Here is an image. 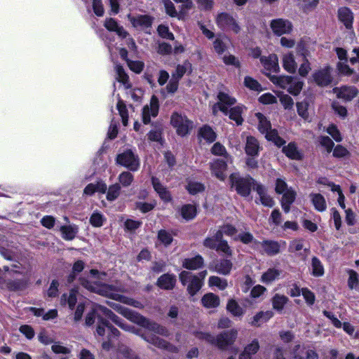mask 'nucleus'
Segmentation results:
<instances>
[{
    "mask_svg": "<svg viewBox=\"0 0 359 359\" xmlns=\"http://www.w3.org/2000/svg\"><path fill=\"white\" fill-rule=\"evenodd\" d=\"M109 305L123 317L142 327L164 337H168L170 334L168 330L165 327L155 321L151 320L136 311L125 307L117 303L110 302Z\"/></svg>",
    "mask_w": 359,
    "mask_h": 359,
    "instance_id": "1",
    "label": "nucleus"
},
{
    "mask_svg": "<svg viewBox=\"0 0 359 359\" xmlns=\"http://www.w3.org/2000/svg\"><path fill=\"white\" fill-rule=\"evenodd\" d=\"M230 188L234 190L238 195L247 198L249 196L257 184H259L251 175L242 176L239 172H232L229 177Z\"/></svg>",
    "mask_w": 359,
    "mask_h": 359,
    "instance_id": "2",
    "label": "nucleus"
},
{
    "mask_svg": "<svg viewBox=\"0 0 359 359\" xmlns=\"http://www.w3.org/2000/svg\"><path fill=\"white\" fill-rule=\"evenodd\" d=\"M170 125L175 128L177 135L184 137L194 128V122L186 115L174 111L170 116Z\"/></svg>",
    "mask_w": 359,
    "mask_h": 359,
    "instance_id": "3",
    "label": "nucleus"
},
{
    "mask_svg": "<svg viewBox=\"0 0 359 359\" xmlns=\"http://www.w3.org/2000/svg\"><path fill=\"white\" fill-rule=\"evenodd\" d=\"M116 163L133 172L137 171L140 168L139 157L130 149L117 154Z\"/></svg>",
    "mask_w": 359,
    "mask_h": 359,
    "instance_id": "4",
    "label": "nucleus"
},
{
    "mask_svg": "<svg viewBox=\"0 0 359 359\" xmlns=\"http://www.w3.org/2000/svg\"><path fill=\"white\" fill-rule=\"evenodd\" d=\"M101 308H104V306L97 305L88 312L85 323L87 326H91L97 320L96 334L100 337H104V327L106 326V324L104 316L100 313Z\"/></svg>",
    "mask_w": 359,
    "mask_h": 359,
    "instance_id": "5",
    "label": "nucleus"
},
{
    "mask_svg": "<svg viewBox=\"0 0 359 359\" xmlns=\"http://www.w3.org/2000/svg\"><path fill=\"white\" fill-rule=\"evenodd\" d=\"M215 22L222 31H232L234 34L241 32V27L236 20L229 13L222 12L217 14Z\"/></svg>",
    "mask_w": 359,
    "mask_h": 359,
    "instance_id": "6",
    "label": "nucleus"
},
{
    "mask_svg": "<svg viewBox=\"0 0 359 359\" xmlns=\"http://www.w3.org/2000/svg\"><path fill=\"white\" fill-rule=\"evenodd\" d=\"M217 97L218 102L212 107V114L216 115L217 112V108H218L224 115H227L228 107L233 106L236 103V99L230 96L228 93L222 91L218 93Z\"/></svg>",
    "mask_w": 359,
    "mask_h": 359,
    "instance_id": "7",
    "label": "nucleus"
},
{
    "mask_svg": "<svg viewBox=\"0 0 359 359\" xmlns=\"http://www.w3.org/2000/svg\"><path fill=\"white\" fill-rule=\"evenodd\" d=\"M270 27L274 35L281 36L290 34L292 32L293 25L289 20L276 18L271 20Z\"/></svg>",
    "mask_w": 359,
    "mask_h": 359,
    "instance_id": "8",
    "label": "nucleus"
},
{
    "mask_svg": "<svg viewBox=\"0 0 359 359\" xmlns=\"http://www.w3.org/2000/svg\"><path fill=\"white\" fill-rule=\"evenodd\" d=\"M142 338L149 344L155 346L156 347L165 350L168 352L177 353L179 352V348L176 346L173 345L170 342L160 338L159 337L151 334L147 335H142Z\"/></svg>",
    "mask_w": 359,
    "mask_h": 359,
    "instance_id": "9",
    "label": "nucleus"
},
{
    "mask_svg": "<svg viewBox=\"0 0 359 359\" xmlns=\"http://www.w3.org/2000/svg\"><path fill=\"white\" fill-rule=\"evenodd\" d=\"M15 275L10 278H6L3 284L9 292H20L26 290L29 285V278H17Z\"/></svg>",
    "mask_w": 359,
    "mask_h": 359,
    "instance_id": "10",
    "label": "nucleus"
},
{
    "mask_svg": "<svg viewBox=\"0 0 359 359\" xmlns=\"http://www.w3.org/2000/svg\"><path fill=\"white\" fill-rule=\"evenodd\" d=\"M238 337V330L236 329H231L222 332L217 334V348L219 350H226L228 346H231L236 341Z\"/></svg>",
    "mask_w": 359,
    "mask_h": 359,
    "instance_id": "11",
    "label": "nucleus"
},
{
    "mask_svg": "<svg viewBox=\"0 0 359 359\" xmlns=\"http://www.w3.org/2000/svg\"><path fill=\"white\" fill-rule=\"evenodd\" d=\"M312 78L317 86L320 87L328 86L332 82L330 67L326 66L323 69L315 71L312 74Z\"/></svg>",
    "mask_w": 359,
    "mask_h": 359,
    "instance_id": "12",
    "label": "nucleus"
},
{
    "mask_svg": "<svg viewBox=\"0 0 359 359\" xmlns=\"http://www.w3.org/2000/svg\"><path fill=\"white\" fill-rule=\"evenodd\" d=\"M177 283V277L174 273H165L160 276L156 282V285L163 290H172Z\"/></svg>",
    "mask_w": 359,
    "mask_h": 359,
    "instance_id": "13",
    "label": "nucleus"
},
{
    "mask_svg": "<svg viewBox=\"0 0 359 359\" xmlns=\"http://www.w3.org/2000/svg\"><path fill=\"white\" fill-rule=\"evenodd\" d=\"M334 92L337 93V97L346 102L351 101L358 95V90L355 86H343L340 88H334Z\"/></svg>",
    "mask_w": 359,
    "mask_h": 359,
    "instance_id": "14",
    "label": "nucleus"
},
{
    "mask_svg": "<svg viewBox=\"0 0 359 359\" xmlns=\"http://www.w3.org/2000/svg\"><path fill=\"white\" fill-rule=\"evenodd\" d=\"M337 18L347 29H353L354 15L351 8L347 6L339 8L337 11Z\"/></svg>",
    "mask_w": 359,
    "mask_h": 359,
    "instance_id": "15",
    "label": "nucleus"
},
{
    "mask_svg": "<svg viewBox=\"0 0 359 359\" xmlns=\"http://www.w3.org/2000/svg\"><path fill=\"white\" fill-rule=\"evenodd\" d=\"M228 165L224 159H216L210 164L212 173L220 181H224L226 175L224 172L227 170Z\"/></svg>",
    "mask_w": 359,
    "mask_h": 359,
    "instance_id": "16",
    "label": "nucleus"
},
{
    "mask_svg": "<svg viewBox=\"0 0 359 359\" xmlns=\"http://www.w3.org/2000/svg\"><path fill=\"white\" fill-rule=\"evenodd\" d=\"M205 265V261L202 255L198 254L193 257L183 259L182 266L189 271H195L202 269Z\"/></svg>",
    "mask_w": 359,
    "mask_h": 359,
    "instance_id": "17",
    "label": "nucleus"
},
{
    "mask_svg": "<svg viewBox=\"0 0 359 359\" xmlns=\"http://www.w3.org/2000/svg\"><path fill=\"white\" fill-rule=\"evenodd\" d=\"M262 149L258 140L252 135L248 136L245 146V152L249 156H258Z\"/></svg>",
    "mask_w": 359,
    "mask_h": 359,
    "instance_id": "18",
    "label": "nucleus"
},
{
    "mask_svg": "<svg viewBox=\"0 0 359 359\" xmlns=\"http://www.w3.org/2000/svg\"><path fill=\"white\" fill-rule=\"evenodd\" d=\"M273 315L274 313L272 311H259L250 319L249 324L251 326L259 327L264 323H267Z\"/></svg>",
    "mask_w": 359,
    "mask_h": 359,
    "instance_id": "19",
    "label": "nucleus"
},
{
    "mask_svg": "<svg viewBox=\"0 0 359 359\" xmlns=\"http://www.w3.org/2000/svg\"><path fill=\"white\" fill-rule=\"evenodd\" d=\"M255 191L259 196V201L262 205L265 207L272 208L275 202L272 197H271L268 194L266 187L262 184H257V187H255Z\"/></svg>",
    "mask_w": 359,
    "mask_h": 359,
    "instance_id": "20",
    "label": "nucleus"
},
{
    "mask_svg": "<svg viewBox=\"0 0 359 359\" xmlns=\"http://www.w3.org/2000/svg\"><path fill=\"white\" fill-rule=\"evenodd\" d=\"M198 137L211 144L217 139V134L208 124L203 125L198 130Z\"/></svg>",
    "mask_w": 359,
    "mask_h": 359,
    "instance_id": "21",
    "label": "nucleus"
},
{
    "mask_svg": "<svg viewBox=\"0 0 359 359\" xmlns=\"http://www.w3.org/2000/svg\"><path fill=\"white\" fill-rule=\"evenodd\" d=\"M260 62L267 71L273 72L279 71L278 57L276 54L269 55L268 57L262 56L260 57Z\"/></svg>",
    "mask_w": 359,
    "mask_h": 359,
    "instance_id": "22",
    "label": "nucleus"
},
{
    "mask_svg": "<svg viewBox=\"0 0 359 359\" xmlns=\"http://www.w3.org/2000/svg\"><path fill=\"white\" fill-rule=\"evenodd\" d=\"M282 152L290 159L300 161L303 158L302 154L298 150L297 144L290 142L287 146H284Z\"/></svg>",
    "mask_w": 359,
    "mask_h": 359,
    "instance_id": "23",
    "label": "nucleus"
},
{
    "mask_svg": "<svg viewBox=\"0 0 359 359\" xmlns=\"http://www.w3.org/2000/svg\"><path fill=\"white\" fill-rule=\"evenodd\" d=\"M262 247L268 256H274L280 252V244L276 241L265 239L262 241Z\"/></svg>",
    "mask_w": 359,
    "mask_h": 359,
    "instance_id": "24",
    "label": "nucleus"
},
{
    "mask_svg": "<svg viewBox=\"0 0 359 359\" xmlns=\"http://www.w3.org/2000/svg\"><path fill=\"white\" fill-rule=\"evenodd\" d=\"M245 109L244 105H237L228 109L229 118L235 121L237 126H241L244 121L242 114L243 109Z\"/></svg>",
    "mask_w": 359,
    "mask_h": 359,
    "instance_id": "25",
    "label": "nucleus"
},
{
    "mask_svg": "<svg viewBox=\"0 0 359 359\" xmlns=\"http://www.w3.org/2000/svg\"><path fill=\"white\" fill-rule=\"evenodd\" d=\"M201 304L205 308L215 309L219 306L220 299L218 295L212 292H208L202 297Z\"/></svg>",
    "mask_w": 359,
    "mask_h": 359,
    "instance_id": "26",
    "label": "nucleus"
},
{
    "mask_svg": "<svg viewBox=\"0 0 359 359\" xmlns=\"http://www.w3.org/2000/svg\"><path fill=\"white\" fill-rule=\"evenodd\" d=\"M154 17L149 15H139L136 18H132L130 22L134 27L150 28L154 22Z\"/></svg>",
    "mask_w": 359,
    "mask_h": 359,
    "instance_id": "27",
    "label": "nucleus"
},
{
    "mask_svg": "<svg viewBox=\"0 0 359 359\" xmlns=\"http://www.w3.org/2000/svg\"><path fill=\"white\" fill-rule=\"evenodd\" d=\"M310 45L309 39H301L296 46V52L297 55L301 56L302 60L309 59V57L311 56L310 53Z\"/></svg>",
    "mask_w": 359,
    "mask_h": 359,
    "instance_id": "28",
    "label": "nucleus"
},
{
    "mask_svg": "<svg viewBox=\"0 0 359 359\" xmlns=\"http://www.w3.org/2000/svg\"><path fill=\"white\" fill-rule=\"evenodd\" d=\"M60 230L64 240L72 241L79 232V226L76 224L62 225Z\"/></svg>",
    "mask_w": 359,
    "mask_h": 359,
    "instance_id": "29",
    "label": "nucleus"
},
{
    "mask_svg": "<svg viewBox=\"0 0 359 359\" xmlns=\"http://www.w3.org/2000/svg\"><path fill=\"white\" fill-rule=\"evenodd\" d=\"M226 309L233 317L241 318L245 313V310L234 299H229L228 300Z\"/></svg>",
    "mask_w": 359,
    "mask_h": 359,
    "instance_id": "30",
    "label": "nucleus"
},
{
    "mask_svg": "<svg viewBox=\"0 0 359 359\" xmlns=\"http://www.w3.org/2000/svg\"><path fill=\"white\" fill-rule=\"evenodd\" d=\"M180 214L186 221L194 219L197 215V208L195 205L185 204L181 207Z\"/></svg>",
    "mask_w": 359,
    "mask_h": 359,
    "instance_id": "31",
    "label": "nucleus"
},
{
    "mask_svg": "<svg viewBox=\"0 0 359 359\" xmlns=\"http://www.w3.org/2000/svg\"><path fill=\"white\" fill-rule=\"evenodd\" d=\"M203 285V282H202L196 275H193L189 281V283L187 285V293L191 296H195L198 292L202 288Z\"/></svg>",
    "mask_w": 359,
    "mask_h": 359,
    "instance_id": "32",
    "label": "nucleus"
},
{
    "mask_svg": "<svg viewBox=\"0 0 359 359\" xmlns=\"http://www.w3.org/2000/svg\"><path fill=\"white\" fill-rule=\"evenodd\" d=\"M114 290H115V287L114 285L103 283L100 285V287L98 289L97 293L102 296H104V297H108L113 300L116 301V299L121 298V297L119 296V294L113 292V291Z\"/></svg>",
    "mask_w": 359,
    "mask_h": 359,
    "instance_id": "33",
    "label": "nucleus"
},
{
    "mask_svg": "<svg viewBox=\"0 0 359 359\" xmlns=\"http://www.w3.org/2000/svg\"><path fill=\"white\" fill-rule=\"evenodd\" d=\"M233 264L230 259H222L215 266L214 270L222 275H229L232 269Z\"/></svg>",
    "mask_w": 359,
    "mask_h": 359,
    "instance_id": "34",
    "label": "nucleus"
},
{
    "mask_svg": "<svg viewBox=\"0 0 359 359\" xmlns=\"http://www.w3.org/2000/svg\"><path fill=\"white\" fill-rule=\"evenodd\" d=\"M255 116L258 120V130L264 134L271 128V123L266 116L261 112L255 114Z\"/></svg>",
    "mask_w": 359,
    "mask_h": 359,
    "instance_id": "35",
    "label": "nucleus"
},
{
    "mask_svg": "<svg viewBox=\"0 0 359 359\" xmlns=\"http://www.w3.org/2000/svg\"><path fill=\"white\" fill-rule=\"evenodd\" d=\"M190 195L194 196L205 190V186L202 182L189 180L185 187Z\"/></svg>",
    "mask_w": 359,
    "mask_h": 359,
    "instance_id": "36",
    "label": "nucleus"
},
{
    "mask_svg": "<svg viewBox=\"0 0 359 359\" xmlns=\"http://www.w3.org/2000/svg\"><path fill=\"white\" fill-rule=\"evenodd\" d=\"M288 300V297L283 294H275L271 299L273 309L278 312H281Z\"/></svg>",
    "mask_w": 359,
    "mask_h": 359,
    "instance_id": "37",
    "label": "nucleus"
},
{
    "mask_svg": "<svg viewBox=\"0 0 359 359\" xmlns=\"http://www.w3.org/2000/svg\"><path fill=\"white\" fill-rule=\"evenodd\" d=\"M312 203L316 210L323 212L327 208L326 201L324 196L320 194H311L310 195Z\"/></svg>",
    "mask_w": 359,
    "mask_h": 359,
    "instance_id": "38",
    "label": "nucleus"
},
{
    "mask_svg": "<svg viewBox=\"0 0 359 359\" xmlns=\"http://www.w3.org/2000/svg\"><path fill=\"white\" fill-rule=\"evenodd\" d=\"M283 66L285 71L290 74H294L297 70V63L292 53L283 57Z\"/></svg>",
    "mask_w": 359,
    "mask_h": 359,
    "instance_id": "39",
    "label": "nucleus"
},
{
    "mask_svg": "<svg viewBox=\"0 0 359 359\" xmlns=\"http://www.w3.org/2000/svg\"><path fill=\"white\" fill-rule=\"evenodd\" d=\"M300 348L299 345L295 346L293 352V358L294 359H318V355L316 351L312 349H309L305 351V357L302 355L304 353V350H302V354L297 352L298 349Z\"/></svg>",
    "mask_w": 359,
    "mask_h": 359,
    "instance_id": "40",
    "label": "nucleus"
},
{
    "mask_svg": "<svg viewBox=\"0 0 359 359\" xmlns=\"http://www.w3.org/2000/svg\"><path fill=\"white\" fill-rule=\"evenodd\" d=\"M311 274L314 277H321L325 273L324 266L321 261L317 257H313L311 259Z\"/></svg>",
    "mask_w": 359,
    "mask_h": 359,
    "instance_id": "41",
    "label": "nucleus"
},
{
    "mask_svg": "<svg viewBox=\"0 0 359 359\" xmlns=\"http://www.w3.org/2000/svg\"><path fill=\"white\" fill-rule=\"evenodd\" d=\"M116 71L117 74V80L118 82L123 83L126 88H131V84L130 83L129 76L128 74L126 72L124 68L121 65H117L116 66Z\"/></svg>",
    "mask_w": 359,
    "mask_h": 359,
    "instance_id": "42",
    "label": "nucleus"
},
{
    "mask_svg": "<svg viewBox=\"0 0 359 359\" xmlns=\"http://www.w3.org/2000/svg\"><path fill=\"white\" fill-rule=\"evenodd\" d=\"M117 110L121 117L122 123L124 126H128V111L125 102L121 98L118 99L116 104Z\"/></svg>",
    "mask_w": 359,
    "mask_h": 359,
    "instance_id": "43",
    "label": "nucleus"
},
{
    "mask_svg": "<svg viewBox=\"0 0 359 359\" xmlns=\"http://www.w3.org/2000/svg\"><path fill=\"white\" fill-rule=\"evenodd\" d=\"M243 85L247 88L253 91L259 93L264 90L262 85L258 82V81L250 76H245Z\"/></svg>",
    "mask_w": 359,
    "mask_h": 359,
    "instance_id": "44",
    "label": "nucleus"
},
{
    "mask_svg": "<svg viewBox=\"0 0 359 359\" xmlns=\"http://www.w3.org/2000/svg\"><path fill=\"white\" fill-rule=\"evenodd\" d=\"M121 193V186L118 183H115L109 187L107 190L106 198L109 201H114L119 196Z\"/></svg>",
    "mask_w": 359,
    "mask_h": 359,
    "instance_id": "45",
    "label": "nucleus"
},
{
    "mask_svg": "<svg viewBox=\"0 0 359 359\" xmlns=\"http://www.w3.org/2000/svg\"><path fill=\"white\" fill-rule=\"evenodd\" d=\"M280 276V271L275 269L271 268L269 269L266 272H264L262 276V280L263 283L266 284L271 283L273 280H275Z\"/></svg>",
    "mask_w": 359,
    "mask_h": 359,
    "instance_id": "46",
    "label": "nucleus"
},
{
    "mask_svg": "<svg viewBox=\"0 0 359 359\" xmlns=\"http://www.w3.org/2000/svg\"><path fill=\"white\" fill-rule=\"evenodd\" d=\"M101 313L104 316V318L107 320H111L113 323H114L118 327L123 323V319L119 318L117 315H116L111 310L104 306V308H101Z\"/></svg>",
    "mask_w": 359,
    "mask_h": 359,
    "instance_id": "47",
    "label": "nucleus"
},
{
    "mask_svg": "<svg viewBox=\"0 0 359 359\" xmlns=\"http://www.w3.org/2000/svg\"><path fill=\"white\" fill-rule=\"evenodd\" d=\"M105 220H106V218L102 213L95 211L90 215L89 222H90V224L93 227L97 228V227H101L104 224V222Z\"/></svg>",
    "mask_w": 359,
    "mask_h": 359,
    "instance_id": "48",
    "label": "nucleus"
},
{
    "mask_svg": "<svg viewBox=\"0 0 359 359\" xmlns=\"http://www.w3.org/2000/svg\"><path fill=\"white\" fill-rule=\"evenodd\" d=\"M208 284L210 287L216 286L221 290L226 289L228 285L226 280L222 279L215 276H212L209 278Z\"/></svg>",
    "mask_w": 359,
    "mask_h": 359,
    "instance_id": "49",
    "label": "nucleus"
},
{
    "mask_svg": "<svg viewBox=\"0 0 359 359\" xmlns=\"http://www.w3.org/2000/svg\"><path fill=\"white\" fill-rule=\"evenodd\" d=\"M157 238L165 247L170 245L173 241L172 235L165 229L158 231Z\"/></svg>",
    "mask_w": 359,
    "mask_h": 359,
    "instance_id": "50",
    "label": "nucleus"
},
{
    "mask_svg": "<svg viewBox=\"0 0 359 359\" xmlns=\"http://www.w3.org/2000/svg\"><path fill=\"white\" fill-rule=\"evenodd\" d=\"M296 106L298 115L303 119L307 120L309 117L308 111L309 103L306 101L297 102Z\"/></svg>",
    "mask_w": 359,
    "mask_h": 359,
    "instance_id": "51",
    "label": "nucleus"
},
{
    "mask_svg": "<svg viewBox=\"0 0 359 359\" xmlns=\"http://www.w3.org/2000/svg\"><path fill=\"white\" fill-rule=\"evenodd\" d=\"M104 323L106 324V326L104 327V336L106 333V329L108 330V334L107 338L109 339H112L113 338H118L121 332L119 330L116 328L114 326H113L108 320L105 319Z\"/></svg>",
    "mask_w": 359,
    "mask_h": 359,
    "instance_id": "52",
    "label": "nucleus"
},
{
    "mask_svg": "<svg viewBox=\"0 0 359 359\" xmlns=\"http://www.w3.org/2000/svg\"><path fill=\"white\" fill-rule=\"evenodd\" d=\"M162 3L164 6L165 13L168 15H169L171 18L177 17L178 19H180V17L178 16L175 6L174 4L171 1V0H162Z\"/></svg>",
    "mask_w": 359,
    "mask_h": 359,
    "instance_id": "53",
    "label": "nucleus"
},
{
    "mask_svg": "<svg viewBox=\"0 0 359 359\" xmlns=\"http://www.w3.org/2000/svg\"><path fill=\"white\" fill-rule=\"evenodd\" d=\"M158 34L163 39H169L173 41L175 39V36L173 33H172L169 27L165 25H159L157 27Z\"/></svg>",
    "mask_w": 359,
    "mask_h": 359,
    "instance_id": "54",
    "label": "nucleus"
},
{
    "mask_svg": "<svg viewBox=\"0 0 359 359\" xmlns=\"http://www.w3.org/2000/svg\"><path fill=\"white\" fill-rule=\"evenodd\" d=\"M134 180L132 173L128 171L122 172L118 176V181L124 187L130 186Z\"/></svg>",
    "mask_w": 359,
    "mask_h": 359,
    "instance_id": "55",
    "label": "nucleus"
},
{
    "mask_svg": "<svg viewBox=\"0 0 359 359\" xmlns=\"http://www.w3.org/2000/svg\"><path fill=\"white\" fill-rule=\"evenodd\" d=\"M127 65L129 69L135 74H140L144 68V62L140 60H130L128 61Z\"/></svg>",
    "mask_w": 359,
    "mask_h": 359,
    "instance_id": "56",
    "label": "nucleus"
},
{
    "mask_svg": "<svg viewBox=\"0 0 359 359\" xmlns=\"http://www.w3.org/2000/svg\"><path fill=\"white\" fill-rule=\"evenodd\" d=\"M348 273L349 275L348 286L351 290L355 289L359 283V276L358 273L353 269H349Z\"/></svg>",
    "mask_w": 359,
    "mask_h": 359,
    "instance_id": "57",
    "label": "nucleus"
},
{
    "mask_svg": "<svg viewBox=\"0 0 359 359\" xmlns=\"http://www.w3.org/2000/svg\"><path fill=\"white\" fill-rule=\"evenodd\" d=\"M332 151V156L335 158H341L350 156L349 151L341 144L335 146Z\"/></svg>",
    "mask_w": 359,
    "mask_h": 359,
    "instance_id": "58",
    "label": "nucleus"
},
{
    "mask_svg": "<svg viewBox=\"0 0 359 359\" xmlns=\"http://www.w3.org/2000/svg\"><path fill=\"white\" fill-rule=\"evenodd\" d=\"M278 96L285 109H290L292 108L294 105V101L290 95L281 93L278 94Z\"/></svg>",
    "mask_w": 359,
    "mask_h": 359,
    "instance_id": "59",
    "label": "nucleus"
},
{
    "mask_svg": "<svg viewBox=\"0 0 359 359\" xmlns=\"http://www.w3.org/2000/svg\"><path fill=\"white\" fill-rule=\"evenodd\" d=\"M235 241H241L245 245H248L254 241L253 235L249 231L240 233L236 237L233 238Z\"/></svg>",
    "mask_w": 359,
    "mask_h": 359,
    "instance_id": "60",
    "label": "nucleus"
},
{
    "mask_svg": "<svg viewBox=\"0 0 359 359\" xmlns=\"http://www.w3.org/2000/svg\"><path fill=\"white\" fill-rule=\"evenodd\" d=\"M327 133L337 142H340L343 138L338 128L334 124H331L327 128Z\"/></svg>",
    "mask_w": 359,
    "mask_h": 359,
    "instance_id": "61",
    "label": "nucleus"
},
{
    "mask_svg": "<svg viewBox=\"0 0 359 359\" xmlns=\"http://www.w3.org/2000/svg\"><path fill=\"white\" fill-rule=\"evenodd\" d=\"M304 83L301 81H297L295 82H292V83L290 84L289 88H287V91L290 94L297 96L298 95L303 88Z\"/></svg>",
    "mask_w": 359,
    "mask_h": 359,
    "instance_id": "62",
    "label": "nucleus"
},
{
    "mask_svg": "<svg viewBox=\"0 0 359 359\" xmlns=\"http://www.w3.org/2000/svg\"><path fill=\"white\" fill-rule=\"evenodd\" d=\"M142 224V222L141 221L127 219L124 222V228L126 231H133L139 229Z\"/></svg>",
    "mask_w": 359,
    "mask_h": 359,
    "instance_id": "63",
    "label": "nucleus"
},
{
    "mask_svg": "<svg viewBox=\"0 0 359 359\" xmlns=\"http://www.w3.org/2000/svg\"><path fill=\"white\" fill-rule=\"evenodd\" d=\"M320 144L322 147L325 148L327 153H330L334 147V142L328 136H320Z\"/></svg>",
    "mask_w": 359,
    "mask_h": 359,
    "instance_id": "64",
    "label": "nucleus"
}]
</instances>
